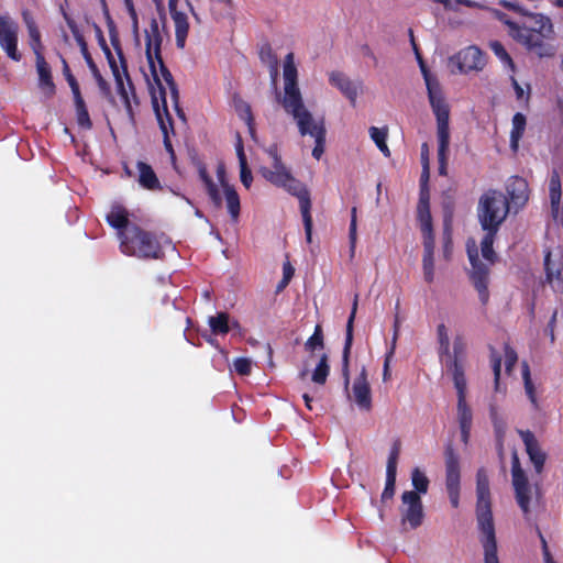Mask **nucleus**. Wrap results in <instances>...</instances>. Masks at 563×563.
<instances>
[{"instance_id":"nucleus-1","label":"nucleus","mask_w":563,"mask_h":563,"mask_svg":"<svg viewBox=\"0 0 563 563\" xmlns=\"http://www.w3.org/2000/svg\"><path fill=\"white\" fill-rule=\"evenodd\" d=\"M162 42L163 37L158 22L153 19L150 27L145 30L146 66L142 68V71L151 90L156 118L164 134L165 147L173 155V147L168 137V130L172 129V122L166 103L167 97H169L174 103H177L178 90L172 74L163 63L161 56Z\"/></svg>"},{"instance_id":"nucleus-2","label":"nucleus","mask_w":563,"mask_h":563,"mask_svg":"<svg viewBox=\"0 0 563 563\" xmlns=\"http://www.w3.org/2000/svg\"><path fill=\"white\" fill-rule=\"evenodd\" d=\"M284 93L279 96L285 112L295 121L300 135L313 137L325 131L323 119H317L305 106L301 91L298 86V70L295 65V56L288 53L283 66Z\"/></svg>"},{"instance_id":"nucleus-3","label":"nucleus","mask_w":563,"mask_h":563,"mask_svg":"<svg viewBox=\"0 0 563 563\" xmlns=\"http://www.w3.org/2000/svg\"><path fill=\"white\" fill-rule=\"evenodd\" d=\"M507 197L498 190H488L479 198L477 218L485 235L481 242L482 256L494 262L493 243L497 231L510 212Z\"/></svg>"},{"instance_id":"nucleus-4","label":"nucleus","mask_w":563,"mask_h":563,"mask_svg":"<svg viewBox=\"0 0 563 563\" xmlns=\"http://www.w3.org/2000/svg\"><path fill=\"white\" fill-rule=\"evenodd\" d=\"M476 495V519L479 541L484 550V563H499L496 531L490 510L489 481L484 470L477 472Z\"/></svg>"},{"instance_id":"nucleus-5","label":"nucleus","mask_w":563,"mask_h":563,"mask_svg":"<svg viewBox=\"0 0 563 563\" xmlns=\"http://www.w3.org/2000/svg\"><path fill=\"white\" fill-rule=\"evenodd\" d=\"M419 64L427 86L429 103L435 117L437 139L440 141V156L443 158L450 137V106L445 100L438 79L429 73L420 57Z\"/></svg>"},{"instance_id":"nucleus-6","label":"nucleus","mask_w":563,"mask_h":563,"mask_svg":"<svg viewBox=\"0 0 563 563\" xmlns=\"http://www.w3.org/2000/svg\"><path fill=\"white\" fill-rule=\"evenodd\" d=\"M419 64L427 86L429 103L435 117L437 139L440 141V156L443 158L450 137V106L445 100L438 79L429 73L420 57Z\"/></svg>"},{"instance_id":"nucleus-7","label":"nucleus","mask_w":563,"mask_h":563,"mask_svg":"<svg viewBox=\"0 0 563 563\" xmlns=\"http://www.w3.org/2000/svg\"><path fill=\"white\" fill-rule=\"evenodd\" d=\"M269 159V166H262L260 173L262 176L276 187L285 189L290 195L298 198L299 202L301 199L310 198L309 190L307 187L296 179L289 168L282 162V158L275 146H271L265 150Z\"/></svg>"},{"instance_id":"nucleus-8","label":"nucleus","mask_w":563,"mask_h":563,"mask_svg":"<svg viewBox=\"0 0 563 563\" xmlns=\"http://www.w3.org/2000/svg\"><path fill=\"white\" fill-rule=\"evenodd\" d=\"M122 253L139 258H159L162 246L157 239L151 233L141 230L137 227L128 228L119 231Z\"/></svg>"},{"instance_id":"nucleus-9","label":"nucleus","mask_w":563,"mask_h":563,"mask_svg":"<svg viewBox=\"0 0 563 563\" xmlns=\"http://www.w3.org/2000/svg\"><path fill=\"white\" fill-rule=\"evenodd\" d=\"M23 20L30 36V46L35 54L40 89L46 97H52L55 92V86L51 76V67L42 54L41 33L30 13L23 12Z\"/></svg>"},{"instance_id":"nucleus-10","label":"nucleus","mask_w":563,"mask_h":563,"mask_svg":"<svg viewBox=\"0 0 563 563\" xmlns=\"http://www.w3.org/2000/svg\"><path fill=\"white\" fill-rule=\"evenodd\" d=\"M498 18L508 25L509 35L515 41L523 45L527 49L534 53L539 57L554 56L556 49L554 45L547 42L549 38H542L536 32H531L526 24L521 26L515 22L509 21L506 19L505 14H499Z\"/></svg>"},{"instance_id":"nucleus-11","label":"nucleus","mask_w":563,"mask_h":563,"mask_svg":"<svg viewBox=\"0 0 563 563\" xmlns=\"http://www.w3.org/2000/svg\"><path fill=\"white\" fill-rule=\"evenodd\" d=\"M487 64L485 54L474 45L459 51L449 58L452 74L471 75L481 73Z\"/></svg>"},{"instance_id":"nucleus-12","label":"nucleus","mask_w":563,"mask_h":563,"mask_svg":"<svg viewBox=\"0 0 563 563\" xmlns=\"http://www.w3.org/2000/svg\"><path fill=\"white\" fill-rule=\"evenodd\" d=\"M401 526L405 530L417 529L421 526L424 517L421 497L413 490H406L401 495L399 508Z\"/></svg>"},{"instance_id":"nucleus-13","label":"nucleus","mask_w":563,"mask_h":563,"mask_svg":"<svg viewBox=\"0 0 563 563\" xmlns=\"http://www.w3.org/2000/svg\"><path fill=\"white\" fill-rule=\"evenodd\" d=\"M466 246L472 265L471 278L478 291L481 301L485 303L488 299V266L479 261L477 244L474 240H468Z\"/></svg>"},{"instance_id":"nucleus-14","label":"nucleus","mask_w":563,"mask_h":563,"mask_svg":"<svg viewBox=\"0 0 563 563\" xmlns=\"http://www.w3.org/2000/svg\"><path fill=\"white\" fill-rule=\"evenodd\" d=\"M460 479L459 456L450 445L445 450V488L454 508H457L460 504Z\"/></svg>"},{"instance_id":"nucleus-15","label":"nucleus","mask_w":563,"mask_h":563,"mask_svg":"<svg viewBox=\"0 0 563 563\" xmlns=\"http://www.w3.org/2000/svg\"><path fill=\"white\" fill-rule=\"evenodd\" d=\"M117 52L118 59H115V57L111 54L108 47H104V54L107 55L110 68L114 76L118 92L120 93L126 109L130 110V91L132 90V87L128 77V71L122 53L120 49H117Z\"/></svg>"},{"instance_id":"nucleus-16","label":"nucleus","mask_w":563,"mask_h":563,"mask_svg":"<svg viewBox=\"0 0 563 563\" xmlns=\"http://www.w3.org/2000/svg\"><path fill=\"white\" fill-rule=\"evenodd\" d=\"M19 25L9 15L0 16V46L7 55L13 60H20L21 54L18 52Z\"/></svg>"},{"instance_id":"nucleus-17","label":"nucleus","mask_w":563,"mask_h":563,"mask_svg":"<svg viewBox=\"0 0 563 563\" xmlns=\"http://www.w3.org/2000/svg\"><path fill=\"white\" fill-rule=\"evenodd\" d=\"M512 485L516 492V499L521 510L525 514L529 512L530 500H531V488L528 483V478L522 471L517 454L512 457Z\"/></svg>"},{"instance_id":"nucleus-18","label":"nucleus","mask_w":563,"mask_h":563,"mask_svg":"<svg viewBox=\"0 0 563 563\" xmlns=\"http://www.w3.org/2000/svg\"><path fill=\"white\" fill-rule=\"evenodd\" d=\"M347 397L355 402L360 410L369 411L372 409V390L365 367H362L358 376L353 380Z\"/></svg>"},{"instance_id":"nucleus-19","label":"nucleus","mask_w":563,"mask_h":563,"mask_svg":"<svg viewBox=\"0 0 563 563\" xmlns=\"http://www.w3.org/2000/svg\"><path fill=\"white\" fill-rule=\"evenodd\" d=\"M329 82L341 91L352 107L356 106L357 98L364 89L362 80L351 79L345 74L333 70L329 74Z\"/></svg>"},{"instance_id":"nucleus-20","label":"nucleus","mask_w":563,"mask_h":563,"mask_svg":"<svg viewBox=\"0 0 563 563\" xmlns=\"http://www.w3.org/2000/svg\"><path fill=\"white\" fill-rule=\"evenodd\" d=\"M506 192L510 210L517 213L528 202L530 190L526 179L521 177H510L506 184Z\"/></svg>"},{"instance_id":"nucleus-21","label":"nucleus","mask_w":563,"mask_h":563,"mask_svg":"<svg viewBox=\"0 0 563 563\" xmlns=\"http://www.w3.org/2000/svg\"><path fill=\"white\" fill-rule=\"evenodd\" d=\"M547 278L552 288L563 292V257L560 251L547 252L544 257Z\"/></svg>"},{"instance_id":"nucleus-22","label":"nucleus","mask_w":563,"mask_h":563,"mask_svg":"<svg viewBox=\"0 0 563 563\" xmlns=\"http://www.w3.org/2000/svg\"><path fill=\"white\" fill-rule=\"evenodd\" d=\"M423 238L422 271L423 278L428 284L434 282L435 278V261H434V239L432 230L421 232Z\"/></svg>"},{"instance_id":"nucleus-23","label":"nucleus","mask_w":563,"mask_h":563,"mask_svg":"<svg viewBox=\"0 0 563 563\" xmlns=\"http://www.w3.org/2000/svg\"><path fill=\"white\" fill-rule=\"evenodd\" d=\"M526 446L531 463L537 473H541L545 462V453L541 450L536 437L530 431H518Z\"/></svg>"},{"instance_id":"nucleus-24","label":"nucleus","mask_w":563,"mask_h":563,"mask_svg":"<svg viewBox=\"0 0 563 563\" xmlns=\"http://www.w3.org/2000/svg\"><path fill=\"white\" fill-rule=\"evenodd\" d=\"M357 305H358V295L356 294L353 299L352 311H351V314L349 317L347 324H346V338H345V344H344L343 356H342V362H343L342 374L344 377L345 387L349 386V382H350L349 356H350V351H351L352 342H353V322H354L355 314L357 311Z\"/></svg>"},{"instance_id":"nucleus-25","label":"nucleus","mask_w":563,"mask_h":563,"mask_svg":"<svg viewBox=\"0 0 563 563\" xmlns=\"http://www.w3.org/2000/svg\"><path fill=\"white\" fill-rule=\"evenodd\" d=\"M456 419L461 430V439L466 444L470 439L473 423V411L466 401V397H457Z\"/></svg>"},{"instance_id":"nucleus-26","label":"nucleus","mask_w":563,"mask_h":563,"mask_svg":"<svg viewBox=\"0 0 563 563\" xmlns=\"http://www.w3.org/2000/svg\"><path fill=\"white\" fill-rule=\"evenodd\" d=\"M522 13L525 15H527V18H528V20L525 21L522 23V25L526 24L531 32H536L542 38H552V35L554 33L553 24L548 16H545L541 13H533V14H527L526 12H522Z\"/></svg>"},{"instance_id":"nucleus-27","label":"nucleus","mask_w":563,"mask_h":563,"mask_svg":"<svg viewBox=\"0 0 563 563\" xmlns=\"http://www.w3.org/2000/svg\"><path fill=\"white\" fill-rule=\"evenodd\" d=\"M446 365L452 374L454 387L456 389L457 397H466V378L464 375L463 361L455 353L454 356L448 358Z\"/></svg>"},{"instance_id":"nucleus-28","label":"nucleus","mask_w":563,"mask_h":563,"mask_svg":"<svg viewBox=\"0 0 563 563\" xmlns=\"http://www.w3.org/2000/svg\"><path fill=\"white\" fill-rule=\"evenodd\" d=\"M218 178L224 191L228 211L233 221H238L240 214V198L233 187H231L224 179V170L222 167L218 169Z\"/></svg>"},{"instance_id":"nucleus-29","label":"nucleus","mask_w":563,"mask_h":563,"mask_svg":"<svg viewBox=\"0 0 563 563\" xmlns=\"http://www.w3.org/2000/svg\"><path fill=\"white\" fill-rule=\"evenodd\" d=\"M549 196L551 203V213L553 219L556 221L562 216V206H561V179L559 174L554 170L549 180Z\"/></svg>"},{"instance_id":"nucleus-30","label":"nucleus","mask_w":563,"mask_h":563,"mask_svg":"<svg viewBox=\"0 0 563 563\" xmlns=\"http://www.w3.org/2000/svg\"><path fill=\"white\" fill-rule=\"evenodd\" d=\"M175 24V37L178 48H184L189 31L187 15L180 11L170 14Z\"/></svg>"},{"instance_id":"nucleus-31","label":"nucleus","mask_w":563,"mask_h":563,"mask_svg":"<svg viewBox=\"0 0 563 563\" xmlns=\"http://www.w3.org/2000/svg\"><path fill=\"white\" fill-rule=\"evenodd\" d=\"M418 221L421 232H429L432 230L431 214L429 211V195L426 191H421L420 200L418 205Z\"/></svg>"},{"instance_id":"nucleus-32","label":"nucleus","mask_w":563,"mask_h":563,"mask_svg":"<svg viewBox=\"0 0 563 563\" xmlns=\"http://www.w3.org/2000/svg\"><path fill=\"white\" fill-rule=\"evenodd\" d=\"M511 125L512 126L510 131V147L512 151L516 152L519 147V141L522 137L526 130V117L520 112L516 113L512 118Z\"/></svg>"},{"instance_id":"nucleus-33","label":"nucleus","mask_w":563,"mask_h":563,"mask_svg":"<svg viewBox=\"0 0 563 563\" xmlns=\"http://www.w3.org/2000/svg\"><path fill=\"white\" fill-rule=\"evenodd\" d=\"M235 150L239 158L241 183L244 185L245 188H250L252 185L253 177L247 166L246 155L244 153L243 144L240 137L238 139Z\"/></svg>"},{"instance_id":"nucleus-34","label":"nucleus","mask_w":563,"mask_h":563,"mask_svg":"<svg viewBox=\"0 0 563 563\" xmlns=\"http://www.w3.org/2000/svg\"><path fill=\"white\" fill-rule=\"evenodd\" d=\"M128 217H129V213L124 208H122L120 206H114V207H112L111 211L108 213L107 220H108L109 224L112 225L113 228H115L120 231H124L128 228H130L128 225L129 224Z\"/></svg>"},{"instance_id":"nucleus-35","label":"nucleus","mask_w":563,"mask_h":563,"mask_svg":"<svg viewBox=\"0 0 563 563\" xmlns=\"http://www.w3.org/2000/svg\"><path fill=\"white\" fill-rule=\"evenodd\" d=\"M318 356V364L312 372L311 380L318 385H323L327 382V377L330 373V366L328 363V355L321 352Z\"/></svg>"},{"instance_id":"nucleus-36","label":"nucleus","mask_w":563,"mask_h":563,"mask_svg":"<svg viewBox=\"0 0 563 563\" xmlns=\"http://www.w3.org/2000/svg\"><path fill=\"white\" fill-rule=\"evenodd\" d=\"M137 170H139V181L140 184L147 188L153 189L158 185V180L156 178L155 173L151 168V166L146 165L143 162L137 163Z\"/></svg>"},{"instance_id":"nucleus-37","label":"nucleus","mask_w":563,"mask_h":563,"mask_svg":"<svg viewBox=\"0 0 563 563\" xmlns=\"http://www.w3.org/2000/svg\"><path fill=\"white\" fill-rule=\"evenodd\" d=\"M262 62L268 67L271 73L272 82L275 85L278 75V59L273 54L269 46H263L260 52Z\"/></svg>"},{"instance_id":"nucleus-38","label":"nucleus","mask_w":563,"mask_h":563,"mask_svg":"<svg viewBox=\"0 0 563 563\" xmlns=\"http://www.w3.org/2000/svg\"><path fill=\"white\" fill-rule=\"evenodd\" d=\"M209 327L214 334H225L231 329L229 314L220 312L217 316L209 317Z\"/></svg>"},{"instance_id":"nucleus-39","label":"nucleus","mask_w":563,"mask_h":563,"mask_svg":"<svg viewBox=\"0 0 563 563\" xmlns=\"http://www.w3.org/2000/svg\"><path fill=\"white\" fill-rule=\"evenodd\" d=\"M300 212L303 220L305 231H306V240L308 243L311 242V234H312V217L310 213L311 209V200L310 198L301 199L299 202Z\"/></svg>"},{"instance_id":"nucleus-40","label":"nucleus","mask_w":563,"mask_h":563,"mask_svg":"<svg viewBox=\"0 0 563 563\" xmlns=\"http://www.w3.org/2000/svg\"><path fill=\"white\" fill-rule=\"evenodd\" d=\"M323 346L322 329L320 325H317L313 334L305 343V349L310 353V357H313L316 352L323 350Z\"/></svg>"},{"instance_id":"nucleus-41","label":"nucleus","mask_w":563,"mask_h":563,"mask_svg":"<svg viewBox=\"0 0 563 563\" xmlns=\"http://www.w3.org/2000/svg\"><path fill=\"white\" fill-rule=\"evenodd\" d=\"M411 483L415 492L419 495L426 494L429 487V479L420 468H413L411 472Z\"/></svg>"},{"instance_id":"nucleus-42","label":"nucleus","mask_w":563,"mask_h":563,"mask_svg":"<svg viewBox=\"0 0 563 563\" xmlns=\"http://www.w3.org/2000/svg\"><path fill=\"white\" fill-rule=\"evenodd\" d=\"M369 134H371L372 140L377 145V147L380 150V152L385 156H389L390 152H389V148H388V146L386 144L387 131L383 130V129H378V128L372 126L369 129Z\"/></svg>"},{"instance_id":"nucleus-43","label":"nucleus","mask_w":563,"mask_h":563,"mask_svg":"<svg viewBox=\"0 0 563 563\" xmlns=\"http://www.w3.org/2000/svg\"><path fill=\"white\" fill-rule=\"evenodd\" d=\"M199 174H200L202 181L205 183V185L207 187V190H208V194H209L211 200L214 202V205L217 207H220L221 206V196H220L219 190L217 189V186L209 178L205 168H200Z\"/></svg>"},{"instance_id":"nucleus-44","label":"nucleus","mask_w":563,"mask_h":563,"mask_svg":"<svg viewBox=\"0 0 563 563\" xmlns=\"http://www.w3.org/2000/svg\"><path fill=\"white\" fill-rule=\"evenodd\" d=\"M76 104V114H77V122L82 129H90L91 128V121L88 114V111L85 107L84 100L81 97H78L75 101Z\"/></svg>"},{"instance_id":"nucleus-45","label":"nucleus","mask_w":563,"mask_h":563,"mask_svg":"<svg viewBox=\"0 0 563 563\" xmlns=\"http://www.w3.org/2000/svg\"><path fill=\"white\" fill-rule=\"evenodd\" d=\"M438 340L441 355H445L448 358H451L452 355L450 352V336L448 328L444 324L438 325Z\"/></svg>"},{"instance_id":"nucleus-46","label":"nucleus","mask_w":563,"mask_h":563,"mask_svg":"<svg viewBox=\"0 0 563 563\" xmlns=\"http://www.w3.org/2000/svg\"><path fill=\"white\" fill-rule=\"evenodd\" d=\"M489 47L501 62L506 63L512 71L515 70V64L501 43L497 41L492 42Z\"/></svg>"},{"instance_id":"nucleus-47","label":"nucleus","mask_w":563,"mask_h":563,"mask_svg":"<svg viewBox=\"0 0 563 563\" xmlns=\"http://www.w3.org/2000/svg\"><path fill=\"white\" fill-rule=\"evenodd\" d=\"M522 378H523L527 396L529 397V399L532 404H536V401H537L536 390H534V386H533L531 377H530L529 366L526 363L522 364Z\"/></svg>"},{"instance_id":"nucleus-48","label":"nucleus","mask_w":563,"mask_h":563,"mask_svg":"<svg viewBox=\"0 0 563 563\" xmlns=\"http://www.w3.org/2000/svg\"><path fill=\"white\" fill-rule=\"evenodd\" d=\"M399 451L397 448H394L389 454L387 466H386V478L396 479L397 473V462H398Z\"/></svg>"},{"instance_id":"nucleus-49","label":"nucleus","mask_w":563,"mask_h":563,"mask_svg":"<svg viewBox=\"0 0 563 563\" xmlns=\"http://www.w3.org/2000/svg\"><path fill=\"white\" fill-rule=\"evenodd\" d=\"M357 223H356V209H352V216H351V223H350V230H349V238H350V252L351 256L354 255L356 240H357Z\"/></svg>"},{"instance_id":"nucleus-50","label":"nucleus","mask_w":563,"mask_h":563,"mask_svg":"<svg viewBox=\"0 0 563 563\" xmlns=\"http://www.w3.org/2000/svg\"><path fill=\"white\" fill-rule=\"evenodd\" d=\"M234 371L240 375H249L253 368V362L251 358L239 357L233 362Z\"/></svg>"},{"instance_id":"nucleus-51","label":"nucleus","mask_w":563,"mask_h":563,"mask_svg":"<svg viewBox=\"0 0 563 563\" xmlns=\"http://www.w3.org/2000/svg\"><path fill=\"white\" fill-rule=\"evenodd\" d=\"M312 139L314 140L316 143L312 150V156L316 159H320L324 152L325 131L321 132V134L313 136Z\"/></svg>"},{"instance_id":"nucleus-52","label":"nucleus","mask_w":563,"mask_h":563,"mask_svg":"<svg viewBox=\"0 0 563 563\" xmlns=\"http://www.w3.org/2000/svg\"><path fill=\"white\" fill-rule=\"evenodd\" d=\"M236 110L239 112V115L241 117L242 120H244L246 122V124L249 125L250 130L252 131V122H253V117H252V112H251V107L245 103V102H239L238 106H236Z\"/></svg>"},{"instance_id":"nucleus-53","label":"nucleus","mask_w":563,"mask_h":563,"mask_svg":"<svg viewBox=\"0 0 563 563\" xmlns=\"http://www.w3.org/2000/svg\"><path fill=\"white\" fill-rule=\"evenodd\" d=\"M517 353L509 346L505 347L504 351V363L507 373H510L514 365L517 363Z\"/></svg>"},{"instance_id":"nucleus-54","label":"nucleus","mask_w":563,"mask_h":563,"mask_svg":"<svg viewBox=\"0 0 563 563\" xmlns=\"http://www.w3.org/2000/svg\"><path fill=\"white\" fill-rule=\"evenodd\" d=\"M492 364H493L494 378H495V390L498 391L499 379H500L501 357L496 354H493L492 355Z\"/></svg>"},{"instance_id":"nucleus-55","label":"nucleus","mask_w":563,"mask_h":563,"mask_svg":"<svg viewBox=\"0 0 563 563\" xmlns=\"http://www.w3.org/2000/svg\"><path fill=\"white\" fill-rule=\"evenodd\" d=\"M510 80H511V85L515 89L517 99L518 100H525V99L527 100L529 97V90L526 91L525 88L517 81V79L514 76H511ZM527 88L529 89V86H527Z\"/></svg>"},{"instance_id":"nucleus-56","label":"nucleus","mask_w":563,"mask_h":563,"mask_svg":"<svg viewBox=\"0 0 563 563\" xmlns=\"http://www.w3.org/2000/svg\"><path fill=\"white\" fill-rule=\"evenodd\" d=\"M395 484H396V479L386 478V485H385L384 492L382 494L383 500L390 499L394 496Z\"/></svg>"},{"instance_id":"nucleus-57","label":"nucleus","mask_w":563,"mask_h":563,"mask_svg":"<svg viewBox=\"0 0 563 563\" xmlns=\"http://www.w3.org/2000/svg\"><path fill=\"white\" fill-rule=\"evenodd\" d=\"M399 327H400V320H399V317L396 316L395 321H394V334H393V339H391V343H390V347H389V352H391V353H395V350H396V343H397V339L399 335Z\"/></svg>"},{"instance_id":"nucleus-58","label":"nucleus","mask_w":563,"mask_h":563,"mask_svg":"<svg viewBox=\"0 0 563 563\" xmlns=\"http://www.w3.org/2000/svg\"><path fill=\"white\" fill-rule=\"evenodd\" d=\"M394 356V353L391 352H387L386 355H385V361H384V373H383V379L386 382L390 378V371H389V366H390V362H391V358Z\"/></svg>"},{"instance_id":"nucleus-59","label":"nucleus","mask_w":563,"mask_h":563,"mask_svg":"<svg viewBox=\"0 0 563 563\" xmlns=\"http://www.w3.org/2000/svg\"><path fill=\"white\" fill-rule=\"evenodd\" d=\"M454 4L456 7L459 4H463L470 8H477V9H484L485 7L481 2L472 1V0H455Z\"/></svg>"},{"instance_id":"nucleus-60","label":"nucleus","mask_w":563,"mask_h":563,"mask_svg":"<svg viewBox=\"0 0 563 563\" xmlns=\"http://www.w3.org/2000/svg\"><path fill=\"white\" fill-rule=\"evenodd\" d=\"M294 275V268L289 263L284 264V284H288Z\"/></svg>"},{"instance_id":"nucleus-61","label":"nucleus","mask_w":563,"mask_h":563,"mask_svg":"<svg viewBox=\"0 0 563 563\" xmlns=\"http://www.w3.org/2000/svg\"><path fill=\"white\" fill-rule=\"evenodd\" d=\"M449 146H450V144L448 145V148H446V151L444 153V157L441 158V156H440V141L438 140V157H439V162H440V165H441L440 166V173L441 174H444V170H445V164H446Z\"/></svg>"},{"instance_id":"nucleus-62","label":"nucleus","mask_w":563,"mask_h":563,"mask_svg":"<svg viewBox=\"0 0 563 563\" xmlns=\"http://www.w3.org/2000/svg\"><path fill=\"white\" fill-rule=\"evenodd\" d=\"M68 82L71 87V90H73V93H74V97H75V101L77 100L78 97H80V92H79V88L75 81V79L68 75Z\"/></svg>"},{"instance_id":"nucleus-63","label":"nucleus","mask_w":563,"mask_h":563,"mask_svg":"<svg viewBox=\"0 0 563 563\" xmlns=\"http://www.w3.org/2000/svg\"><path fill=\"white\" fill-rule=\"evenodd\" d=\"M555 319H556V312L553 313L550 322H549V330H550V339L551 341L553 342L555 336H554V322H555Z\"/></svg>"},{"instance_id":"nucleus-64","label":"nucleus","mask_w":563,"mask_h":563,"mask_svg":"<svg viewBox=\"0 0 563 563\" xmlns=\"http://www.w3.org/2000/svg\"><path fill=\"white\" fill-rule=\"evenodd\" d=\"M489 415H490V419L493 420V422L495 423V426H497V422H498V412H497V408H496V406L490 405V407H489Z\"/></svg>"}]
</instances>
